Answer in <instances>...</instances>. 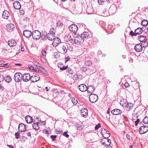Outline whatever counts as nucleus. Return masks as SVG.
Instances as JSON below:
<instances>
[{"label":"nucleus","mask_w":148,"mask_h":148,"mask_svg":"<svg viewBox=\"0 0 148 148\" xmlns=\"http://www.w3.org/2000/svg\"><path fill=\"white\" fill-rule=\"evenodd\" d=\"M51 138L52 139V140L54 141L55 140V139L56 137V135H52L51 136Z\"/></svg>","instance_id":"obj_49"},{"label":"nucleus","mask_w":148,"mask_h":148,"mask_svg":"<svg viewBox=\"0 0 148 148\" xmlns=\"http://www.w3.org/2000/svg\"><path fill=\"white\" fill-rule=\"evenodd\" d=\"M133 105L132 103H125H125H123L122 106L123 107L126 108V109L127 110H130L133 107Z\"/></svg>","instance_id":"obj_10"},{"label":"nucleus","mask_w":148,"mask_h":148,"mask_svg":"<svg viewBox=\"0 0 148 148\" xmlns=\"http://www.w3.org/2000/svg\"><path fill=\"white\" fill-rule=\"evenodd\" d=\"M141 24L142 25L145 26L147 25L148 22L146 20H143L141 21Z\"/></svg>","instance_id":"obj_34"},{"label":"nucleus","mask_w":148,"mask_h":148,"mask_svg":"<svg viewBox=\"0 0 148 148\" xmlns=\"http://www.w3.org/2000/svg\"><path fill=\"white\" fill-rule=\"evenodd\" d=\"M82 125H78L77 127V130L79 131L81 130L82 129Z\"/></svg>","instance_id":"obj_48"},{"label":"nucleus","mask_w":148,"mask_h":148,"mask_svg":"<svg viewBox=\"0 0 148 148\" xmlns=\"http://www.w3.org/2000/svg\"><path fill=\"white\" fill-rule=\"evenodd\" d=\"M44 37L45 38L46 37L49 40H53V44H55V45L57 46L61 42V40L59 38H55V33L53 31H50L47 34V36H45Z\"/></svg>","instance_id":"obj_1"},{"label":"nucleus","mask_w":148,"mask_h":148,"mask_svg":"<svg viewBox=\"0 0 148 148\" xmlns=\"http://www.w3.org/2000/svg\"><path fill=\"white\" fill-rule=\"evenodd\" d=\"M142 45H143V47H146L148 46V42L147 41V39L141 43Z\"/></svg>","instance_id":"obj_36"},{"label":"nucleus","mask_w":148,"mask_h":148,"mask_svg":"<svg viewBox=\"0 0 148 148\" xmlns=\"http://www.w3.org/2000/svg\"><path fill=\"white\" fill-rule=\"evenodd\" d=\"M27 136H30L31 135V134L30 132H28L27 133Z\"/></svg>","instance_id":"obj_63"},{"label":"nucleus","mask_w":148,"mask_h":148,"mask_svg":"<svg viewBox=\"0 0 148 148\" xmlns=\"http://www.w3.org/2000/svg\"><path fill=\"white\" fill-rule=\"evenodd\" d=\"M71 42L72 43L79 44L82 43L84 41V40L83 39L81 36L79 35L75 37L74 40H72Z\"/></svg>","instance_id":"obj_3"},{"label":"nucleus","mask_w":148,"mask_h":148,"mask_svg":"<svg viewBox=\"0 0 148 148\" xmlns=\"http://www.w3.org/2000/svg\"><path fill=\"white\" fill-rule=\"evenodd\" d=\"M38 70H36V71L37 72H41L42 70L44 69L43 67H41L40 65H38L37 67Z\"/></svg>","instance_id":"obj_35"},{"label":"nucleus","mask_w":148,"mask_h":148,"mask_svg":"<svg viewBox=\"0 0 148 148\" xmlns=\"http://www.w3.org/2000/svg\"><path fill=\"white\" fill-rule=\"evenodd\" d=\"M32 36L34 39L37 40L40 38L41 34L38 30H36L33 32Z\"/></svg>","instance_id":"obj_4"},{"label":"nucleus","mask_w":148,"mask_h":148,"mask_svg":"<svg viewBox=\"0 0 148 148\" xmlns=\"http://www.w3.org/2000/svg\"><path fill=\"white\" fill-rule=\"evenodd\" d=\"M107 130L105 128H102L101 130V134L102 136H104L107 132Z\"/></svg>","instance_id":"obj_42"},{"label":"nucleus","mask_w":148,"mask_h":148,"mask_svg":"<svg viewBox=\"0 0 148 148\" xmlns=\"http://www.w3.org/2000/svg\"><path fill=\"white\" fill-rule=\"evenodd\" d=\"M62 107L65 110H67L68 108H69V107L68 106V104L66 103H64L62 106Z\"/></svg>","instance_id":"obj_41"},{"label":"nucleus","mask_w":148,"mask_h":148,"mask_svg":"<svg viewBox=\"0 0 148 148\" xmlns=\"http://www.w3.org/2000/svg\"><path fill=\"white\" fill-rule=\"evenodd\" d=\"M58 26H61L63 25L62 23L60 21H58L57 23Z\"/></svg>","instance_id":"obj_51"},{"label":"nucleus","mask_w":148,"mask_h":148,"mask_svg":"<svg viewBox=\"0 0 148 148\" xmlns=\"http://www.w3.org/2000/svg\"><path fill=\"white\" fill-rule=\"evenodd\" d=\"M23 34L25 36L28 38L31 37L32 33L31 31L26 30L23 31Z\"/></svg>","instance_id":"obj_16"},{"label":"nucleus","mask_w":148,"mask_h":148,"mask_svg":"<svg viewBox=\"0 0 148 148\" xmlns=\"http://www.w3.org/2000/svg\"><path fill=\"white\" fill-rule=\"evenodd\" d=\"M143 122L145 124H148V117L145 116L143 119Z\"/></svg>","instance_id":"obj_39"},{"label":"nucleus","mask_w":148,"mask_h":148,"mask_svg":"<svg viewBox=\"0 0 148 148\" xmlns=\"http://www.w3.org/2000/svg\"><path fill=\"white\" fill-rule=\"evenodd\" d=\"M105 136H103V137H104V138H108L110 136V134H108L107 135H106V134H104Z\"/></svg>","instance_id":"obj_55"},{"label":"nucleus","mask_w":148,"mask_h":148,"mask_svg":"<svg viewBox=\"0 0 148 148\" xmlns=\"http://www.w3.org/2000/svg\"><path fill=\"white\" fill-rule=\"evenodd\" d=\"M40 76L37 75H33L31 76V80L33 82H36L39 80Z\"/></svg>","instance_id":"obj_13"},{"label":"nucleus","mask_w":148,"mask_h":148,"mask_svg":"<svg viewBox=\"0 0 148 148\" xmlns=\"http://www.w3.org/2000/svg\"><path fill=\"white\" fill-rule=\"evenodd\" d=\"M78 88L82 92H85L87 90V87L86 85L84 84H82L79 85L78 86Z\"/></svg>","instance_id":"obj_17"},{"label":"nucleus","mask_w":148,"mask_h":148,"mask_svg":"<svg viewBox=\"0 0 148 148\" xmlns=\"http://www.w3.org/2000/svg\"><path fill=\"white\" fill-rule=\"evenodd\" d=\"M87 91L88 92H93L95 90V87L94 86H93L92 85H89L88 87H87Z\"/></svg>","instance_id":"obj_28"},{"label":"nucleus","mask_w":148,"mask_h":148,"mask_svg":"<svg viewBox=\"0 0 148 148\" xmlns=\"http://www.w3.org/2000/svg\"><path fill=\"white\" fill-rule=\"evenodd\" d=\"M10 16V14L9 12L7 10H4L2 14V17L3 18L5 19H8Z\"/></svg>","instance_id":"obj_23"},{"label":"nucleus","mask_w":148,"mask_h":148,"mask_svg":"<svg viewBox=\"0 0 148 148\" xmlns=\"http://www.w3.org/2000/svg\"><path fill=\"white\" fill-rule=\"evenodd\" d=\"M22 78L23 81L27 82L30 80L31 76L29 73H26L23 75Z\"/></svg>","instance_id":"obj_9"},{"label":"nucleus","mask_w":148,"mask_h":148,"mask_svg":"<svg viewBox=\"0 0 148 148\" xmlns=\"http://www.w3.org/2000/svg\"><path fill=\"white\" fill-rule=\"evenodd\" d=\"M116 5L114 4L111 5L109 8V10L106 11V14H105L104 13V15L106 16H108V15H109L110 13L111 15L114 14L116 12Z\"/></svg>","instance_id":"obj_2"},{"label":"nucleus","mask_w":148,"mask_h":148,"mask_svg":"<svg viewBox=\"0 0 148 148\" xmlns=\"http://www.w3.org/2000/svg\"><path fill=\"white\" fill-rule=\"evenodd\" d=\"M69 30L74 33L76 32L78 30L77 26L75 24H72L69 27Z\"/></svg>","instance_id":"obj_12"},{"label":"nucleus","mask_w":148,"mask_h":148,"mask_svg":"<svg viewBox=\"0 0 148 148\" xmlns=\"http://www.w3.org/2000/svg\"><path fill=\"white\" fill-rule=\"evenodd\" d=\"M41 72L44 73L46 75H47L48 74L47 71L44 68L42 70Z\"/></svg>","instance_id":"obj_50"},{"label":"nucleus","mask_w":148,"mask_h":148,"mask_svg":"<svg viewBox=\"0 0 148 148\" xmlns=\"http://www.w3.org/2000/svg\"><path fill=\"white\" fill-rule=\"evenodd\" d=\"M89 34L87 32H84L81 34V36L84 40V38H86L88 37Z\"/></svg>","instance_id":"obj_29"},{"label":"nucleus","mask_w":148,"mask_h":148,"mask_svg":"<svg viewBox=\"0 0 148 148\" xmlns=\"http://www.w3.org/2000/svg\"><path fill=\"white\" fill-rule=\"evenodd\" d=\"M146 39V37L143 36H140L138 37V40L142 43L145 41Z\"/></svg>","instance_id":"obj_30"},{"label":"nucleus","mask_w":148,"mask_h":148,"mask_svg":"<svg viewBox=\"0 0 148 148\" xmlns=\"http://www.w3.org/2000/svg\"><path fill=\"white\" fill-rule=\"evenodd\" d=\"M143 30V29L141 28H138L137 29H136L135 30V35L136 36L137 34H141Z\"/></svg>","instance_id":"obj_27"},{"label":"nucleus","mask_w":148,"mask_h":148,"mask_svg":"<svg viewBox=\"0 0 148 148\" xmlns=\"http://www.w3.org/2000/svg\"><path fill=\"white\" fill-rule=\"evenodd\" d=\"M81 26H82L84 28H85L86 27V25L84 24V23H81V24H80Z\"/></svg>","instance_id":"obj_59"},{"label":"nucleus","mask_w":148,"mask_h":148,"mask_svg":"<svg viewBox=\"0 0 148 148\" xmlns=\"http://www.w3.org/2000/svg\"><path fill=\"white\" fill-rule=\"evenodd\" d=\"M7 146L10 147V148H14L13 146L12 145H7Z\"/></svg>","instance_id":"obj_62"},{"label":"nucleus","mask_w":148,"mask_h":148,"mask_svg":"<svg viewBox=\"0 0 148 148\" xmlns=\"http://www.w3.org/2000/svg\"><path fill=\"white\" fill-rule=\"evenodd\" d=\"M67 71L69 75H71V76L73 73V70H72V69H71L68 68L67 70Z\"/></svg>","instance_id":"obj_38"},{"label":"nucleus","mask_w":148,"mask_h":148,"mask_svg":"<svg viewBox=\"0 0 148 148\" xmlns=\"http://www.w3.org/2000/svg\"><path fill=\"white\" fill-rule=\"evenodd\" d=\"M101 142L103 145L108 146L110 145L111 141V140L108 138H103L101 139Z\"/></svg>","instance_id":"obj_8"},{"label":"nucleus","mask_w":148,"mask_h":148,"mask_svg":"<svg viewBox=\"0 0 148 148\" xmlns=\"http://www.w3.org/2000/svg\"><path fill=\"white\" fill-rule=\"evenodd\" d=\"M126 137H127V138L128 139H130V136L129 135L127 134L126 136Z\"/></svg>","instance_id":"obj_64"},{"label":"nucleus","mask_w":148,"mask_h":148,"mask_svg":"<svg viewBox=\"0 0 148 148\" xmlns=\"http://www.w3.org/2000/svg\"><path fill=\"white\" fill-rule=\"evenodd\" d=\"M16 138L18 139L20 138V133L18 132L16 133L15 134Z\"/></svg>","instance_id":"obj_44"},{"label":"nucleus","mask_w":148,"mask_h":148,"mask_svg":"<svg viewBox=\"0 0 148 148\" xmlns=\"http://www.w3.org/2000/svg\"><path fill=\"white\" fill-rule=\"evenodd\" d=\"M25 120L27 123H30L33 121L32 118L29 115H27L25 117Z\"/></svg>","instance_id":"obj_26"},{"label":"nucleus","mask_w":148,"mask_h":148,"mask_svg":"<svg viewBox=\"0 0 148 148\" xmlns=\"http://www.w3.org/2000/svg\"><path fill=\"white\" fill-rule=\"evenodd\" d=\"M37 120L38 121H40L39 120L38 118L36 117V121ZM35 121H34V123L32 125V127L33 129L36 130H38L39 127L38 125V123H39L38 121L37 122H36L35 123Z\"/></svg>","instance_id":"obj_14"},{"label":"nucleus","mask_w":148,"mask_h":148,"mask_svg":"<svg viewBox=\"0 0 148 148\" xmlns=\"http://www.w3.org/2000/svg\"><path fill=\"white\" fill-rule=\"evenodd\" d=\"M58 66L60 68V70L62 71L66 70L68 67V66H65L63 64H60L59 66V65H58Z\"/></svg>","instance_id":"obj_32"},{"label":"nucleus","mask_w":148,"mask_h":148,"mask_svg":"<svg viewBox=\"0 0 148 148\" xmlns=\"http://www.w3.org/2000/svg\"><path fill=\"white\" fill-rule=\"evenodd\" d=\"M111 113L114 115H119L121 113V111L118 109H115L111 111Z\"/></svg>","instance_id":"obj_21"},{"label":"nucleus","mask_w":148,"mask_h":148,"mask_svg":"<svg viewBox=\"0 0 148 148\" xmlns=\"http://www.w3.org/2000/svg\"><path fill=\"white\" fill-rule=\"evenodd\" d=\"M28 68L30 70L33 71H36V70H35L34 68L31 65H29L28 66Z\"/></svg>","instance_id":"obj_43"},{"label":"nucleus","mask_w":148,"mask_h":148,"mask_svg":"<svg viewBox=\"0 0 148 148\" xmlns=\"http://www.w3.org/2000/svg\"><path fill=\"white\" fill-rule=\"evenodd\" d=\"M6 29L8 32H11L14 30V25L12 23L8 24L6 26Z\"/></svg>","instance_id":"obj_18"},{"label":"nucleus","mask_w":148,"mask_h":148,"mask_svg":"<svg viewBox=\"0 0 148 148\" xmlns=\"http://www.w3.org/2000/svg\"><path fill=\"white\" fill-rule=\"evenodd\" d=\"M90 101L92 103H94L96 102L98 99V96L95 94H91L90 95L89 97Z\"/></svg>","instance_id":"obj_5"},{"label":"nucleus","mask_w":148,"mask_h":148,"mask_svg":"<svg viewBox=\"0 0 148 148\" xmlns=\"http://www.w3.org/2000/svg\"><path fill=\"white\" fill-rule=\"evenodd\" d=\"M130 34L132 36H136L135 35V33L133 32L132 31H131L130 32Z\"/></svg>","instance_id":"obj_53"},{"label":"nucleus","mask_w":148,"mask_h":148,"mask_svg":"<svg viewBox=\"0 0 148 148\" xmlns=\"http://www.w3.org/2000/svg\"><path fill=\"white\" fill-rule=\"evenodd\" d=\"M4 79L5 81L8 83H9L11 82L12 81V79L10 77L7 76L4 78Z\"/></svg>","instance_id":"obj_33"},{"label":"nucleus","mask_w":148,"mask_h":148,"mask_svg":"<svg viewBox=\"0 0 148 148\" xmlns=\"http://www.w3.org/2000/svg\"><path fill=\"white\" fill-rule=\"evenodd\" d=\"M140 119H138L135 121V125L136 126L138 125V123L140 122Z\"/></svg>","instance_id":"obj_52"},{"label":"nucleus","mask_w":148,"mask_h":148,"mask_svg":"<svg viewBox=\"0 0 148 148\" xmlns=\"http://www.w3.org/2000/svg\"><path fill=\"white\" fill-rule=\"evenodd\" d=\"M101 127V125L99 123L98 125H96L95 127V130H98L99 128Z\"/></svg>","instance_id":"obj_46"},{"label":"nucleus","mask_w":148,"mask_h":148,"mask_svg":"<svg viewBox=\"0 0 148 148\" xmlns=\"http://www.w3.org/2000/svg\"><path fill=\"white\" fill-rule=\"evenodd\" d=\"M110 2L108 3V4H107V5H104L106 7V9L107 10V8H108L110 6Z\"/></svg>","instance_id":"obj_57"},{"label":"nucleus","mask_w":148,"mask_h":148,"mask_svg":"<svg viewBox=\"0 0 148 148\" xmlns=\"http://www.w3.org/2000/svg\"><path fill=\"white\" fill-rule=\"evenodd\" d=\"M33 64L34 65V66H37V67H38V62H33Z\"/></svg>","instance_id":"obj_56"},{"label":"nucleus","mask_w":148,"mask_h":148,"mask_svg":"<svg viewBox=\"0 0 148 148\" xmlns=\"http://www.w3.org/2000/svg\"><path fill=\"white\" fill-rule=\"evenodd\" d=\"M98 2L99 5H107L108 4L110 1L108 0L104 1L103 0H97Z\"/></svg>","instance_id":"obj_24"},{"label":"nucleus","mask_w":148,"mask_h":148,"mask_svg":"<svg viewBox=\"0 0 148 148\" xmlns=\"http://www.w3.org/2000/svg\"><path fill=\"white\" fill-rule=\"evenodd\" d=\"M42 54L43 56H45L46 55V52L45 51H42Z\"/></svg>","instance_id":"obj_58"},{"label":"nucleus","mask_w":148,"mask_h":148,"mask_svg":"<svg viewBox=\"0 0 148 148\" xmlns=\"http://www.w3.org/2000/svg\"><path fill=\"white\" fill-rule=\"evenodd\" d=\"M26 128L25 125L23 123H20L18 127V131L19 132H23L25 131Z\"/></svg>","instance_id":"obj_15"},{"label":"nucleus","mask_w":148,"mask_h":148,"mask_svg":"<svg viewBox=\"0 0 148 148\" xmlns=\"http://www.w3.org/2000/svg\"><path fill=\"white\" fill-rule=\"evenodd\" d=\"M134 49L136 51L140 52L143 50V47L142 45L137 44L135 46Z\"/></svg>","instance_id":"obj_20"},{"label":"nucleus","mask_w":148,"mask_h":148,"mask_svg":"<svg viewBox=\"0 0 148 148\" xmlns=\"http://www.w3.org/2000/svg\"><path fill=\"white\" fill-rule=\"evenodd\" d=\"M124 86L126 88H128L129 86V84L128 82H126L124 84Z\"/></svg>","instance_id":"obj_54"},{"label":"nucleus","mask_w":148,"mask_h":148,"mask_svg":"<svg viewBox=\"0 0 148 148\" xmlns=\"http://www.w3.org/2000/svg\"><path fill=\"white\" fill-rule=\"evenodd\" d=\"M13 6L16 9H19L21 7V5L20 3L18 1L15 2L13 3Z\"/></svg>","instance_id":"obj_25"},{"label":"nucleus","mask_w":148,"mask_h":148,"mask_svg":"<svg viewBox=\"0 0 148 148\" xmlns=\"http://www.w3.org/2000/svg\"><path fill=\"white\" fill-rule=\"evenodd\" d=\"M106 26V30L108 33L109 34H111L113 32L114 29L113 25L108 24Z\"/></svg>","instance_id":"obj_7"},{"label":"nucleus","mask_w":148,"mask_h":148,"mask_svg":"<svg viewBox=\"0 0 148 148\" xmlns=\"http://www.w3.org/2000/svg\"><path fill=\"white\" fill-rule=\"evenodd\" d=\"M85 64L87 66L90 65L92 64V62L90 60H86L85 62Z\"/></svg>","instance_id":"obj_40"},{"label":"nucleus","mask_w":148,"mask_h":148,"mask_svg":"<svg viewBox=\"0 0 148 148\" xmlns=\"http://www.w3.org/2000/svg\"><path fill=\"white\" fill-rule=\"evenodd\" d=\"M56 132L58 134H60L62 133L63 131L62 130H60L59 129L58 130L56 129L55 130Z\"/></svg>","instance_id":"obj_45"},{"label":"nucleus","mask_w":148,"mask_h":148,"mask_svg":"<svg viewBox=\"0 0 148 148\" xmlns=\"http://www.w3.org/2000/svg\"><path fill=\"white\" fill-rule=\"evenodd\" d=\"M22 75L20 73H16L14 76V79L16 82H20L22 79Z\"/></svg>","instance_id":"obj_6"},{"label":"nucleus","mask_w":148,"mask_h":148,"mask_svg":"<svg viewBox=\"0 0 148 148\" xmlns=\"http://www.w3.org/2000/svg\"><path fill=\"white\" fill-rule=\"evenodd\" d=\"M8 44L10 47H14L16 45L17 43L15 40L12 39L8 41Z\"/></svg>","instance_id":"obj_22"},{"label":"nucleus","mask_w":148,"mask_h":148,"mask_svg":"<svg viewBox=\"0 0 148 148\" xmlns=\"http://www.w3.org/2000/svg\"><path fill=\"white\" fill-rule=\"evenodd\" d=\"M148 131V127L146 126L140 127L139 128V132L140 134H143Z\"/></svg>","instance_id":"obj_11"},{"label":"nucleus","mask_w":148,"mask_h":148,"mask_svg":"<svg viewBox=\"0 0 148 148\" xmlns=\"http://www.w3.org/2000/svg\"><path fill=\"white\" fill-rule=\"evenodd\" d=\"M70 59V58L69 56H67V57H66L65 58L66 60V61H68V60Z\"/></svg>","instance_id":"obj_60"},{"label":"nucleus","mask_w":148,"mask_h":148,"mask_svg":"<svg viewBox=\"0 0 148 148\" xmlns=\"http://www.w3.org/2000/svg\"><path fill=\"white\" fill-rule=\"evenodd\" d=\"M81 115L84 117H86L88 115L87 110L84 108L82 109L81 110Z\"/></svg>","instance_id":"obj_19"},{"label":"nucleus","mask_w":148,"mask_h":148,"mask_svg":"<svg viewBox=\"0 0 148 148\" xmlns=\"http://www.w3.org/2000/svg\"><path fill=\"white\" fill-rule=\"evenodd\" d=\"M67 132H64V133L63 134V135L66 137V138H68L69 136V135L67 134Z\"/></svg>","instance_id":"obj_47"},{"label":"nucleus","mask_w":148,"mask_h":148,"mask_svg":"<svg viewBox=\"0 0 148 148\" xmlns=\"http://www.w3.org/2000/svg\"><path fill=\"white\" fill-rule=\"evenodd\" d=\"M62 48L63 50V53H66L67 52L68 50L67 46L66 45H63L62 46Z\"/></svg>","instance_id":"obj_31"},{"label":"nucleus","mask_w":148,"mask_h":148,"mask_svg":"<svg viewBox=\"0 0 148 148\" xmlns=\"http://www.w3.org/2000/svg\"><path fill=\"white\" fill-rule=\"evenodd\" d=\"M71 101L74 105H76L78 103V101L77 99L73 98L71 99Z\"/></svg>","instance_id":"obj_37"},{"label":"nucleus","mask_w":148,"mask_h":148,"mask_svg":"<svg viewBox=\"0 0 148 148\" xmlns=\"http://www.w3.org/2000/svg\"><path fill=\"white\" fill-rule=\"evenodd\" d=\"M25 50V49L23 47H22V46H21V51H23Z\"/></svg>","instance_id":"obj_61"}]
</instances>
